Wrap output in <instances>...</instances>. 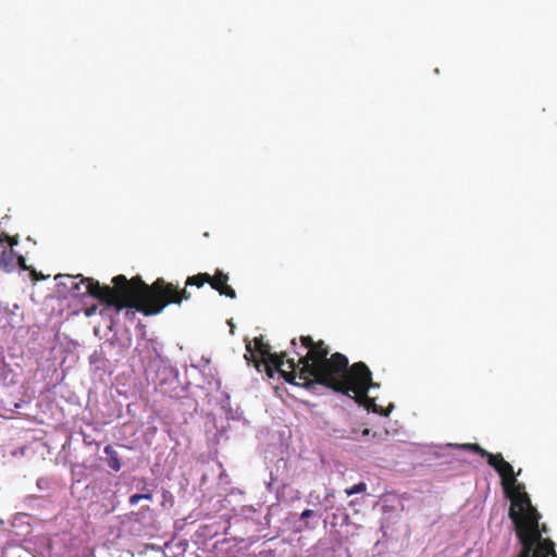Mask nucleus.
I'll list each match as a JSON object with an SVG mask.
<instances>
[{
    "label": "nucleus",
    "instance_id": "obj_15",
    "mask_svg": "<svg viewBox=\"0 0 557 557\" xmlns=\"http://www.w3.org/2000/svg\"><path fill=\"white\" fill-rule=\"evenodd\" d=\"M126 317L129 318V319H133L135 317V311L136 310L135 308H126Z\"/></svg>",
    "mask_w": 557,
    "mask_h": 557
},
{
    "label": "nucleus",
    "instance_id": "obj_13",
    "mask_svg": "<svg viewBox=\"0 0 557 557\" xmlns=\"http://www.w3.org/2000/svg\"><path fill=\"white\" fill-rule=\"evenodd\" d=\"M18 264V267L24 270V271H29L30 270V265H27L26 264V260L23 256H17L16 255V260H15V264Z\"/></svg>",
    "mask_w": 557,
    "mask_h": 557
},
{
    "label": "nucleus",
    "instance_id": "obj_8",
    "mask_svg": "<svg viewBox=\"0 0 557 557\" xmlns=\"http://www.w3.org/2000/svg\"><path fill=\"white\" fill-rule=\"evenodd\" d=\"M209 281H211V275L209 273H198L196 275L188 276L185 282V286H196L201 288Z\"/></svg>",
    "mask_w": 557,
    "mask_h": 557
},
{
    "label": "nucleus",
    "instance_id": "obj_7",
    "mask_svg": "<svg viewBox=\"0 0 557 557\" xmlns=\"http://www.w3.org/2000/svg\"><path fill=\"white\" fill-rule=\"evenodd\" d=\"M104 453L108 456V466L112 470L119 471L122 467V463H121V460H120V457H119V454L116 453V450L111 445H107L104 447Z\"/></svg>",
    "mask_w": 557,
    "mask_h": 557
},
{
    "label": "nucleus",
    "instance_id": "obj_3",
    "mask_svg": "<svg viewBox=\"0 0 557 557\" xmlns=\"http://www.w3.org/2000/svg\"><path fill=\"white\" fill-rule=\"evenodd\" d=\"M119 282L124 284L123 292L129 297L127 304H122L120 308H135L144 315H156L163 311L170 304L180 305L183 300L190 298V293L178 289L174 284L165 282L163 278H157L151 285L146 284L141 276L136 275L132 278L121 277Z\"/></svg>",
    "mask_w": 557,
    "mask_h": 557
},
{
    "label": "nucleus",
    "instance_id": "obj_11",
    "mask_svg": "<svg viewBox=\"0 0 557 557\" xmlns=\"http://www.w3.org/2000/svg\"><path fill=\"white\" fill-rule=\"evenodd\" d=\"M0 242H7L10 247L12 248L13 246L17 245L18 243V237L17 236H10L5 233H1L0 234Z\"/></svg>",
    "mask_w": 557,
    "mask_h": 557
},
{
    "label": "nucleus",
    "instance_id": "obj_12",
    "mask_svg": "<svg viewBox=\"0 0 557 557\" xmlns=\"http://www.w3.org/2000/svg\"><path fill=\"white\" fill-rule=\"evenodd\" d=\"M28 272H29L32 280L35 282L42 281V280L47 278V276H45L40 272H37L33 267L30 268V270Z\"/></svg>",
    "mask_w": 557,
    "mask_h": 557
},
{
    "label": "nucleus",
    "instance_id": "obj_2",
    "mask_svg": "<svg viewBox=\"0 0 557 557\" xmlns=\"http://www.w3.org/2000/svg\"><path fill=\"white\" fill-rule=\"evenodd\" d=\"M463 448L486 458L487 463L500 476L504 494L511 502L508 516L515 525V532L521 545L517 557H557L555 543L548 536V527L540 522L541 513L532 505L524 485L517 480L521 469L515 473L513 467L504 459L500 453L492 454L479 444H465Z\"/></svg>",
    "mask_w": 557,
    "mask_h": 557
},
{
    "label": "nucleus",
    "instance_id": "obj_1",
    "mask_svg": "<svg viewBox=\"0 0 557 557\" xmlns=\"http://www.w3.org/2000/svg\"><path fill=\"white\" fill-rule=\"evenodd\" d=\"M299 341L308 351L305 356L295 351L299 357L297 362L294 358H287L286 352L272 354L270 345L262 337H256L253 346L251 343L246 345L249 356L245 355V358L248 362L252 360L259 371L264 366L269 377L278 372L289 384L308 391H314L318 385H322L335 393L352 397L368 411L385 417L391 413L394 407L392 404L384 409L376 405L374 398L369 397V389L379 385L373 382L372 372L364 362L349 366L348 358L341 352L329 357L330 348L322 339L314 342L311 336L302 335Z\"/></svg>",
    "mask_w": 557,
    "mask_h": 557
},
{
    "label": "nucleus",
    "instance_id": "obj_6",
    "mask_svg": "<svg viewBox=\"0 0 557 557\" xmlns=\"http://www.w3.org/2000/svg\"><path fill=\"white\" fill-rule=\"evenodd\" d=\"M16 253L13 249L3 250L0 255V270L10 273L15 268Z\"/></svg>",
    "mask_w": 557,
    "mask_h": 557
},
{
    "label": "nucleus",
    "instance_id": "obj_18",
    "mask_svg": "<svg viewBox=\"0 0 557 557\" xmlns=\"http://www.w3.org/2000/svg\"><path fill=\"white\" fill-rule=\"evenodd\" d=\"M369 433H370L369 429H364L363 432H362L363 435H368Z\"/></svg>",
    "mask_w": 557,
    "mask_h": 557
},
{
    "label": "nucleus",
    "instance_id": "obj_17",
    "mask_svg": "<svg viewBox=\"0 0 557 557\" xmlns=\"http://www.w3.org/2000/svg\"><path fill=\"white\" fill-rule=\"evenodd\" d=\"M88 557H96V554H95V552L92 549L89 550V556Z\"/></svg>",
    "mask_w": 557,
    "mask_h": 557
},
{
    "label": "nucleus",
    "instance_id": "obj_20",
    "mask_svg": "<svg viewBox=\"0 0 557 557\" xmlns=\"http://www.w3.org/2000/svg\"><path fill=\"white\" fill-rule=\"evenodd\" d=\"M290 344H292V346H294V347H295V346L297 345V343H296V338L292 339Z\"/></svg>",
    "mask_w": 557,
    "mask_h": 557
},
{
    "label": "nucleus",
    "instance_id": "obj_4",
    "mask_svg": "<svg viewBox=\"0 0 557 557\" xmlns=\"http://www.w3.org/2000/svg\"><path fill=\"white\" fill-rule=\"evenodd\" d=\"M61 277H63V275H57L55 280ZM64 277L69 282H61L60 284L66 286L73 297L91 296L98 299L101 304H104L108 307H113L117 313L123 310L120 306H122V304H127L131 297L123 292L125 287L124 284L117 281V278L126 277L122 274L112 278V287L109 285H100L98 281L91 277H84L82 275H64Z\"/></svg>",
    "mask_w": 557,
    "mask_h": 557
},
{
    "label": "nucleus",
    "instance_id": "obj_19",
    "mask_svg": "<svg viewBox=\"0 0 557 557\" xmlns=\"http://www.w3.org/2000/svg\"><path fill=\"white\" fill-rule=\"evenodd\" d=\"M312 528H313V527H311V525L309 524V522H306V523H305V529H312Z\"/></svg>",
    "mask_w": 557,
    "mask_h": 557
},
{
    "label": "nucleus",
    "instance_id": "obj_10",
    "mask_svg": "<svg viewBox=\"0 0 557 557\" xmlns=\"http://www.w3.org/2000/svg\"><path fill=\"white\" fill-rule=\"evenodd\" d=\"M143 499L151 500L152 499V493L148 492V493H145V494H134V495H132L129 497V504L131 505H136L140 500H143Z\"/></svg>",
    "mask_w": 557,
    "mask_h": 557
},
{
    "label": "nucleus",
    "instance_id": "obj_16",
    "mask_svg": "<svg viewBox=\"0 0 557 557\" xmlns=\"http://www.w3.org/2000/svg\"><path fill=\"white\" fill-rule=\"evenodd\" d=\"M95 311H96V307H92V308H90V309H88V310H87L86 314H87V315H90V314H91L92 312H95Z\"/></svg>",
    "mask_w": 557,
    "mask_h": 557
},
{
    "label": "nucleus",
    "instance_id": "obj_14",
    "mask_svg": "<svg viewBox=\"0 0 557 557\" xmlns=\"http://www.w3.org/2000/svg\"><path fill=\"white\" fill-rule=\"evenodd\" d=\"M313 515H314L313 510H311V509H305V510L301 512V515H300V519H301V520H306V519H308V518L312 517Z\"/></svg>",
    "mask_w": 557,
    "mask_h": 557
},
{
    "label": "nucleus",
    "instance_id": "obj_5",
    "mask_svg": "<svg viewBox=\"0 0 557 557\" xmlns=\"http://www.w3.org/2000/svg\"><path fill=\"white\" fill-rule=\"evenodd\" d=\"M228 280L230 277L227 273L216 269L214 274L211 275V281H209L208 284H210V286L220 295L235 299L236 292L231 285H228Z\"/></svg>",
    "mask_w": 557,
    "mask_h": 557
},
{
    "label": "nucleus",
    "instance_id": "obj_9",
    "mask_svg": "<svg viewBox=\"0 0 557 557\" xmlns=\"http://www.w3.org/2000/svg\"><path fill=\"white\" fill-rule=\"evenodd\" d=\"M367 490V484L364 482H360L345 490L347 496H351L355 494L363 493Z\"/></svg>",
    "mask_w": 557,
    "mask_h": 557
}]
</instances>
